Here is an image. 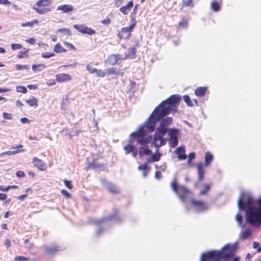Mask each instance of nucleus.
<instances>
[{"mask_svg":"<svg viewBox=\"0 0 261 261\" xmlns=\"http://www.w3.org/2000/svg\"><path fill=\"white\" fill-rule=\"evenodd\" d=\"M133 30V29L130 26L122 28L121 31L117 33V36L120 39H122L123 38L128 39L131 36V33Z\"/></svg>","mask_w":261,"mask_h":261,"instance_id":"1a4fd4ad","label":"nucleus"},{"mask_svg":"<svg viewBox=\"0 0 261 261\" xmlns=\"http://www.w3.org/2000/svg\"><path fill=\"white\" fill-rule=\"evenodd\" d=\"M120 59L121 55L119 54L112 55L109 57L105 63L108 65H114L118 63Z\"/></svg>","mask_w":261,"mask_h":261,"instance_id":"ddd939ff","label":"nucleus"},{"mask_svg":"<svg viewBox=\"0 0 261 261\" xmlns=\"http://www.w3.org/2000/svg\"><path fill=\"white\" fill-rule=\"evenodd\" d=\"M16 174L17 177L19 178L23 177L25 176L24 173L22 171H18L16 172Z\"/></svg>","mask_w":261,"mask_h":261,"instance_id":"680f3d73","label":"nucleus"},{"mask_svg":"<svg viewBox=\"0 0 261 261\" xmlns=\"http://www.w3.org/2000/svg\"><path fill=\"white\" fill-rule=\"evenodd\" d=\"M38 23V20L37 19H34L33 20L31 21H28L25 23H22L21 24V25L22 27H32L35 24H37Z\"/></svg>","mask_w":261,"mask_h":261,"instance_id":"f704fd0d","label":"nucleus"},{"mask_svg":"<svg viewBox=\"0 0 261 261\" xmlns=\"http://www.w3.org/2000/svg\"><path fill=\"white\" fill-rule=\"evenodd\" d=\"M132 153V155L134 158H136L138 154H139V149H137V147L135 148L133 151L131 152Z\"/></svg>","mask_w":261,"mask_h":261,"instance_id":"69168bd1","label":"nucleus"},{"mask_svg":"<svg viewBox=\"0 0 261 261\" xmlns=\"http://www.w3.org/2000/svg\"><path fill=\"white\" fill-rule=\"evenodd\" d=\"M57 10L62 11L64 13H67L73 10V7L71 5H63L58 6L57 8Z\"/></svg>","mask_w":261,"mask_h":261,"instance_id":"b1692460","label":"nucleus"},{"mask_svg":"<svg viewBox=\"0 0 261 261\" xmlns=\"http://www.w3.org/2000/svg\"><path fill=\"white\" fill-rule=\"evenodd\" d=\"M3 117L5 119L11 120L12 119V114H9L6 112H4L3 114Z\"/></svg>","mask_w":261,"mask_h":261,"instance_id":"864d4df0","label":"nucleus"},{"mask_svg":"<svg viewBox=\"0 0 261 261\" xmlns=\"http://www.w3.org/2000/svg\"><path fill=\"white\" fill-rule=\"evenodd\" d=\"M197 171H198V180L201 181L204 176V170L203 169V165L201 163L197 164Z\"/></svg>","mask_w":261,"mask_h":261,"instance_id":"4be33fe9","label":"nucleus"},{"mask_svg":"<svg viewBox=\"0 0 261 261\" xmlns=\"http://www.w3.org/2000/svg\"><path fill=\"white\" fill-rule=\"evenodd\" d=\"M167 139L164 137L159 138V137H153L152 144L154 145L157 149L160 147L164 146L166 143Z\"/></svg>","mask_w":261,"mask_h":261,"instance_id":"4468645a","label":"nucleus"},{"mask_svg":"<svg viewBox=\"0 0 261 261\" xmlns=\"http://www.w3.org/2000/svg\"><path fill=\"white\" fill-rule=\"evenodd\" d=\"M213 159V156L212 154L210 153V152H207L205 153L204 156V161H205V164L206 166H208L211 162L212 161Z\"/></svg>","mask_w":261,"mask_h":261,"instance_id":"7c9ffc66","label":"nucleus"},{"mask_svg":"<svg viewBox=\"0 0 261 261\" xmlns=\"http://www.w3.org/2000/svg\"><path fill=\"white\" fill-rule=\"evenodd\" d=\"M100 181L102 185L106 187L111 193L114 194H117L119 193V189L115 185L107 181L105 178L100 179Z\"/></svg>","mask_w":261,"mask_h":261,"instance_id":"9b49d317","label":"nucleus"},{"mask_svg":"<svg viewBox=\"0 0 261 261\" xmlns=\"http://www.w3.org/2000/svg\"><path fill=\"white\" fill-rule=\"evenodd\" d=\"M28 259L29 258L23 256H17L15 257V261H27Z\"/></svg>","mask_w":261,"mask_h":261,"instance_id":"603ef678","label":"nucleus"},{"mask_svg":"<svg viewBox=\"0 0 261 261\" xmlns=\"http://www.w3.org/2000/svg\"><path fill=\"white\" fill-rule=\"evenodd\" d=\"M61 193L67 198H70L71 197V195L65 190H62L61 191Z\"/></svg>","mask_w":261,"mask_h":261,"instance_id":"774afa93","label":"nucleus"},{"mask_svg":"<svg viewBox=\"0 0 261 261\" xmlns=\"http://www.w3.org/2000/svg\"><path fill=\"white\" fill-rule=\"evenodd\" d=\"M161 106L154 109L148 119L138 128L137 131L130 134L133 140H136L137 143L142 145H147L152 139V136H147L148 133L153 132L155 127L156 124L163 116L168 113L164 111L166 108L161 109L159 111Z\"/></svg>","mask_w":261,"mask_h":261,"instance_id":"f257e3e1","label":"nucleus"},{"mask_svg":"<svg viewBox=\"0 0 261 261\" xmlns=\"http://www.w3.org/2000/svg\"><path fill=\"white\" fill-rule=\"evenodd\" d=\"M57 32H60L63 33V34L67 36H70L71 35V31L68 29L65 28H61L58 29Z\"/></svg>","mask_w":261,"mask_h":261,"instance_id":"58836bf2","label":"nucleus"},{"mask_svg":"<svg viewBox=\"0 0 261 261\" xmlns=\"http://www.w3.org/2000/svg\"><path fill=\"white\" fill-rule=\"evenodd\" d=\"M25 247L29 249H31V248H32V245H31V244L30 243V241L28 239H27L25 241Z\"/></svg>","mask_w":261,"mask_h":261,"instance_id":"e2e57ef3","label":"nucleus"},{"mask_svg":"<svg viewBox=\"0 0 261 261\" xmlns=\"http://www.w3.org/2000/svg\"><path fill=\"white\" fill-rule=\"evenodd\" d=\"M184 101L187 103L189 107L193 106V103L191 100L190 97L188 95H184L183 96Z\"/></svg>","mask_w":261,"mask_h":261,"instance_id":"a19ab883","label":"nucleus"},{"mask_svg":"<svg viewBox=\"0 0 261 261\" xmlns=\"http://www.w3.org/2000/svg\"><path fill=\"white\" fill-rule=\"evenodd\" d=\"M55 54L54 53L45 52L42 54V57L43 58H49L54 57Z\"/></svg>","mask_w":261,"mask_h":261,"instance_id":"a18cd8bd","label":"nucleus"},{"mask_svg":"<svg viewBox=\"0 0 261 261\" xmlns=\"http://www.w3.org/2000/svg\"><path fill=\"white\" fill-rule=\"evenodd\" d=\"M152 153V151L149 149L148 145L142 146L139 148V154L140 156L144 155H149Z\"/></svg>","mask_w":261,"mask_h":261,"instance_id":"dca6fc26","label":"nucleus"},{"mask_svg":"<svg viewBox=\"0 0 261 261\" xmlns=\"http://www.w3.org/2000/svg\"><path fill=\"white\" fill-rule=\"evenodd\" d=\"M236 220L237 221V222L239 223V226L240 227H241L242 228H244L245 225L244 224H242L243 221V217L240 214V213L239 212L236 216Z\"/></svg>","mask_w":261,"mask_h":261,"instance_id":"72a5a7b5","label":"nucleus"},{"mask_svg":"<svg viewBox=\"0 0 261 261\" xmlns=\"http://www.w3.org/2000/svg\"><path fill=\"white\" fill-rule=\"evenodd\" d=\"M32 9L34 10H35L37 13L41 15L45 14L51 11V9L49 8H37L35 6H34L32 7Z\"/></svg>","mask_w":261,"mask_h":261,"instance_id":"a878e982","label":"nucleus"},{"mask_svg":"<svg viewBox=\"0 0 261 261\" xmlns=\"http://www.w3.org/2000/svg\"><path fill=\"white\" fill-rule=\"evenodd\" d=\"M23 149H20V150L16 149L14 151L9 150V151L3 152L1 154V155H4L5 154L10 155L15 154L18 153L19 152H23Z\"/></svg>","mask_w":261,"mask_h":261,"instance_id":"c9c22d12","label":"nucleus"},{"mask_svg":"<svg viewBox=\"0 0 261 261\" xmlns=\"http://www.w3.org/2000/svg\"><path fill=\"white\" fill-rule=\"evenodd\" d=\"M54 51L57 53H61L66 52V49L63 48L60 43H58L55 46Z\"/></svg>","mask_w":261,"mask_h":261,"instance_id":"473e14b6","label":"nucleus"},{"mask_svg":"<svg viewBox=\"0 0 261 261\" xmlns=\"http://www.w3.org/2000/svg\"><path fill=\"white\" fill-rule=\"evenodd\" d=\"M162 154L161 153L159 152L158 149H157L156 152L155 153H153L151 154V156L147 158V162L148 163H153L154 162H158L160 160V158Z\"/></svg>","mask_w":261,"mask_h":261,"instance_id":"5701e85b","label":"nucleus"},{"mask_svg":"<svg viewBox=\"0 0 261 261\" xmlns=\"http://www.w3.org/2000/svg\"><path fill=\"white\" fill-rule=\"evenodd\" d=\"M193 0H182V4L184 6H189L192 3Z\"/></svg>","mask_w":261,"mask_h":261,"instance_id":"052dcab7","label":"nucleus"},{"mask_svg":"<svg viewBox=\"0 0 261 261\" xmlns=\"http://www.w3.org/2000/svg\"><path fill=\"white\" fill-rule=\"evenodd\" d=\"M121 221L118 212L116 211L114 214L100 219H92L90 220L91 223L97 225L95 234L96 236H101L103 232L111 226L113 223H119Z\"/></svg>","mask_w":261,"mask_h":261,"instance_id":"39448f33","label":"nucleus"},{"mask_svg":"<svg viewBox=\"0 0 261 261\" xmlns=\"http://www.w3.org/2000/svg\"><path fill=\"white\" fill-rule=\"evenodd\" d=\"M16 69L17 70H20L22 69L29 70L30 69V67L28 65H21L20 64H17L16 65Z\"/></svg>","mask_w":261,"mask_h":261,"instance_id":"c03bdc74","label":"nucleus"},{"mask_svg":"<svg viewBox=\"0 0 261 261\" xmlns=\"http://www.w3.org/2000/svg\"><path fill=\"white\" fill-rule=\"evenodd\" d=\"M101 167V164H99V163H95L94 162H91V163H89L87 167H86V170H87L88 169H98V168H100V167Z\"/></svg>","mask_w":261,"mask_h":261,"instance_id":"2f4dec72","label":"nucleus"},{"mask_svg":"<svg viewBox=\"0 0 261 261\" xmlns=\"http://www.w3.org/2000/svg\"><path fill=\"white\" fill-rule=\"evenodd\" d=\"M175 153L177 155L179 160H185L187 158V155L185 154V149L184 147L179 146L175 150Z\"/></svg>","mask_w":261,"mask_h":261,"instance_id":"6ab92c4d","label":"nucleus"},{"mask_svg":"<svg viewBox=\"0 0 261 261\" xmlns=\"http://www.w3.org/2000/svg\"><path fill=\"white\" fill-rule=\"evenodd\" d=\"M74 28L79 32L89 35H92L95 33V31L90 28H88L85 24H74Z\"/></svg>","mask_w":261,"mask_h":261,"instance_id":"9d476101","label":"nucleus"},{"mask_svg":"<svg viewBox=\"0 0 261 261\" xmlns=\"http://www.w3.org/2000/svg\"><path fill=\"white\" fill-rule=\"evenodd\" d=\"M46 68V66L43 64H40L37 65V71H40Z\"/></svg>","mask_w":261,"mask_h":261,"instance_id":"bf43d9fd","label":"nucleus"},{"mask_svg":"<svg viewBox=\"0 0 261 261\" xmlns=\"http://www.w3.org/2000/svg\"><path fill=\"white\" fill-rule=\"evenodd\" d=\"M33 162L34 165L40 170L43 171L45 170V165L43 161L35 157L33 159Z\"/></svg>","mask_w":261,"mask_h":261,"instance_id":"2eb2a0df","label":"nucleus"},{"mask_svg":"<svg viewBox=\"0 0 261 261\" xmlns=\"http://www.w3.org/2000/svg\"><path fill=\"white\" fill-rule=\"evenodd\" d=\"M246 193L241 192L238 200L240 211H246L245 219L247 223L258 226L261 224V196L255 200L250 194H247V199L243 201Z\"/></svg>","mask_w":261,"mask_h":261,"instance_id":"f03ea898","label":"nucleus"},{"mask_svg":"<svg viewBox=\"0 0 261 261\" xmlns=\"http://www.w3.org/2000/svg\"><path fill=\"white\" fill-rule=\"evenodd\" d=\"M211 188V186L208 185H206L204 186V189L201 190L200 192V195H205L206 194L207 192L210 190Z\"/></svg>","mask_w":261,"mask_h":261,"instance_id":"49530a36","label":"nucleus"},{"mask_svg":"<svg viewBox=\"0 0 261 261\" xmlns=\"http://www.w3.org/2000/svg\"><path fill=\"white\" fill-rule=\"evenodd\" d=\"M111 19L107 17L106 19L102 20L101 21V23H102V24H104L105 25H107V24H110L111 23Z\"/></svg>","mask_w":261,"mask_h":261,"instance_id":"13d9d810","label":"nucleus"},{"mask_svg":"<svg viewBox=\"0 0 261 261\" xmlns=\"http://www.w3.org/2000/svg\"><path fill=\"white\" fill-rule=\"evenodd\" d=\"M134 142V141L133 140V139L130 138L128 140L129 143L123 147V149L125 151V154L130 153L132 152L133 151L134 149H135V148L136 147L132 144Z\"/></svg>","mask_w":261,"mask_h":261,"instance_id":"412c9836","label":"nucleus"},{"mask_svg":"<svg viewBox=\"0 0 261 261\" xmlns=\"http://www.w3.org/2000/svg\"><path fill=\"white\" fill-rule=\"evenodd\" d=\"M155 178L157 179H161L162 178V174L161 172L159 171H156L155 172Z\"/></svg>","mask_w":261,"mask_h":261,"instance_id":"5fc2aeb1","label":"nucleus"},{"mask_svg":"<svg viewBox=\"0 0 261 261\" xmlns=\"http://www.w3.org/2000/svg\"><path fill=\"white\" fill-rule=\"evenodd\" d=\"M29 49H27L25 51H19L18 53V54L17 55V58L18 59H22L24 58H27L28 57V55L27 54V53L29 51Z\"/></svg>","mask_w":261,"mask_h":261,"instance_id":"79ce46f5","label":"nucleus"},{"mask_svg":"<svg viewBox=\"0 0 261 261\" xmlns=\"http://www.w3.org/2000/svg\"><path fill=\"white\" fill-rule=\"evenodd\" d=\"M171 128L169 127H164L161 126H159L155 130L154 134L153 137H159V138L164 137L167 133L169 132Z\"/></svg>","mask_w":261,"mask_h":261,"instance_id":"f8f14e48","label":"nucleus"},{"mask_svg":"<svg viewBox=\"0 0 261 261\" xmlns=\"http://www.w3.org/2000/svg\"><path fill=\"white\" fill-rule=\"evenodd\" d=\"M80 133V130H76L74 132H72L71 133H70L69 134V136L70 138H71L72 136H77Z\"/></svg>","mask_w":261,"mask_h":261,"instance_id":"338daca9","label":"nucleus"},{"mask_svg":"<svg viewBox=\"0 0 261 261\" xmlns=\"http://www.w3.org/2000/svg\"><path fill=\"white\" fill-rule=\"evenodd\" d=\"M56 76L57 81L60 83L69 81L71 79L70 75L66 73L58 74Z\"/></svg>","mask_w":261,"mask_h":261,"instance_id":"a211bd4d","label":"nucleus"},{"mask_svg":"<svg viewBox=\"0 0 261 261\" xmlns=\"http://www.w3.org/2000/svg\"><path fill=\"white\" fill-rule=\"evenodd\" d=\"M206 90V87H198L195 90V94L198 96H202L205 93Z\"/></svg>","mask_w":261,"mask_h":261,"instance_id":"c85d7f7f","label":"nucleus"},{"mask_svg":"<svg viewBox=\"0 0 261 261\" xmlns=\"http://www.w3.org/2000/svg\"><path fill=\"white\" fill-rule=\"evenodd\" d=\"M237 243L226 244L221 250H211L201 254L199 261H229L233 257Z\"/></svg>","mask_w":261,"mask_h":261,"instance_id":"7ed1b4c3","label":"nucleus"},{"mask_svg":"<svg viewBox=\"0 0 261 261\" xmlns=\"http://www.w3.org/2000/svg\"><path fill=\"white\" fill-rule=\"evenodd\" d=\"M171 187L174 192L178 195L180 200L184 202L186 197L190 193V190L185 186L178 185L176 179L172 182Z\"/></svg>","mask_w":261,"mask_h":261,"instance_id":"423d86ee","label":"nucleus"},{"mask_svg":"<svg viewBox=\"0 0 261 261\" xmlns=\"http://www.w3.org/2000/svg\"><path fill=\"white\" fill-rule=\"evenodd\" d=\"M86 69L90 73H94L97 71L96 68L92 67V66L88 64L86 66Z\"/></svg>","mask_w":261,"mask_h":261,"instance_id":"37998d69","label":"nucleus"},{"mask_svg":"<svg viewBox=\"0 0 261 261\" xmlns=\"http://www.w3.org/2000/svg\"><path fill=\"white\" fill-rule=\"evenodd\" d=\"M0 4L6 6H9L11 4V2L8 0H0Z\"/></svg>","mask_w":261,"mask_h":261,"instance_id":"0e129e2a","label":"nucleus"},{"mask_svg":"<svg viewBox=\"0 0 261 261\" xmlns=\"http://www.w3.org/2000/svg\"><path fill=\"white\" fill-rule=\"evenodd\" d=\"M180 100L181 98L179 96L177 95H173L167 99L162 101L158 107L155 108L156 109L161 106L159 111L161 109L166 108L164 111H167L166 112H168L167 114L163 116V117H162L161 119H160L159 121H160V126L164 127H168V126L172 123L173 119L171 117H164L170 113L174 114L177 111V108L179 104Z\"/></svg>","mask_w":261,"mask_h":261,"instance_id":"20e7f679","label":"nucleus"},{"mask_svg":"<svg viewBox=\"0 0 261 261\" xmlns=\"http://www.w3.org/2000/svg\"><path fill=\"white\" fill-rule=\"evenodd\" d=\"M139 43L138 42L136 43L135 46L132 48H129L127 50V53L125 55V59H134L135 57L136 53L137 52L136 47L138 46Z\"/></svg>","mask_w":261,"mask_h":261,"instance_id":"f3484780","label":"nucleus"},{"mask_svg":"<svg viewBox=\"0 0 261 261\" xmlns=\"http://www.w3.org/2000/svg\"><path fill=\"white\" fill-rule=\"evenodd\" d=\"M16 89L17 91L22 93H25L27 92V89L23 86H17Z\"/></svg>","mask_w":261,"mask_h":261,"instance_id":"09e8293b","label":"nucleus"},{"mask_svg":"<svg viewBox=\"0 0 261 261\" xmlns=\"http://www.w3.org/2000/svg\"><path fill=\"white\" fill-rule=\"evenodd\" d=\"M52 2V0H39L36 2V6L39 7H45L49 6Z\"/></svg>","mask_w":261,"mask_h":261,"instance_id":"cd10ccee","label":"nucleus"},{"mask_svg":"<svg viewBox=\"0 0 261 261\" xmlns=\"http://www.w3.org/2000/svg\"><path fill=\"white\" fill-rule=\"evenodd\" d=\"M11 46L13 50L20 49L22 47L21 45L20 44H18V43H12L11 45Z\"/></svg>","mask_w":261,"mask_h":261,"instance_id":"3c124183","label":"nucleus"},{"mask_svg":"<svg viewBox=\"0 0 261 261\" xmlns=\"http://www.w3.org/2000/svg\"><path fill=\"white\" fill-rule=\"evenodd\" d=\"M25 102L31 107H37L38 106V99L31 96L29 99H25Z\"/></svg>","mask_w":261,"mask_h":261,"instance_id":"bb28decb","label":"nucleus"},{"mask_svg":"<svg viewBox=\"0 0 261 261\" xmlns=\"http://www.w3.org/2000/svg\"><path fill=\"white\" fill-rule=\"evenodd\" d=\"M211 8L213 11L217 12L220 9V6L217 2H213L211 4Z\"/></svg>","mask_w":261,"mask_h":261,"instance_id":"e433bc0d","label":"nucleus"},{"mask_svg":"<svg viewBox=\"0 0 261 261\" xmlns=\"http://www.w3.org/2000/svg\"><path fill=\"white\" fill-rule=\"evenodd\" d=\"M65 185L69 189H71L72 186H71V181L65 179L64 180Z\"/></svg>","mask_w":261,"mask_h":261,"instance_id":"6e6d98bb","label":"nucleus"},{"mask_svg":"<svg viewBox=\"0 0 261 261\" xmlns=\"http://www.w3.org/2000/svg\"><path fill=\"white\" fill-rule=\"evenodd\" d=\"M43 248L46 253L50 255L56 254L59 251L58 247H54L53 246H44Z\"/></svg>","mask_w":261,"mask_h":261,"instance_id":"aec40b11","label":"nucleus"},{"mask_svg":"<svg viewBox=\"0 0 261 261\" xmlns=\"http://www.w3.org/2000/svg\"><path fill=\"white\" fill-rule=\"evenodd\" d=\"M179 25L184 28H187L188 27V22L186 18L183 17L181 20L179 22Z\"/></svg>","mask_w":261,"mask_h":261,"instance_id":"ea45409f","label":"nucleus"},{"mask_svg":"<svg viewBox=\"0 0 261 261\" xmlns=\"http://www.w3.org/2000/svg\"><path fill=\"white\" fill-rule=\"evenodd\" d=\"M133 7V2L129 1L126 6L121 7L119 9V11L124 14H127L128 13V11L129 10Z\"/></svg>","mask_w":261,"mask_h":261,"instance_id":"393cba45","label":"nucleus"},{"mask_svg":"<svg viewBox=\"0 0 261 261\" xmlns=\"http://www.w3.org/2000/svg\"><path fill=\"white\" fill-rule=\"evenodd\" d=\"M179 129L175 128H172L168 133L169 138L168 139L169 144L172 148L177 146L178 143V136L179 134Z\"/></svg>","mask_w":261,"mask_h":261,"instance_id":"0eeeda50","label":"nucleus"},{"mask_svg":"<svg viewBox=\"0 0 261 261\" xmlns=\"http://www.w3.org/2000/svg\"><path fill=\"white\" fill-rule=\"evenodd\" d=\"M191 203L196 213L204 212L207 209V205L202 201L192 199Z\"/></svg>","mask_w":261,"mask_h":261,"instance_id":"6e6552de","label":"nucleus"},{"mask_svg":"<svg viewBox=\"0 0 261 261\" xmlns=\"http://www.w3.org/2000/svg\"><path fill=\"white\" fill-rule=\"evenodd\" d=\"M147 165L146 164H142V165H139L138 166V169L139 170H146L147 168Z\"/></svg>","mask_w":261,"mask_h":261,"instance_id":"4d7b16f0","label":"nucleus"},{"mask_svg":"<svg viewBox=\"0 0 261 261\" xmlns=\"http://www.w3.org/2000/svg\"><path fill=\"white\" fill-rule=\"evenodd\" d=\"M106 73H107L108 74H120L121 75H123V73H120V70L116 68H110L106 69Z\"/></svg>","mask_w":261,"mask_h":261,"instance_id":"c756f323","label":"nucleus"},{"mask_svg":"<svg viewBox=\"0 0 261 261\" xmlns=\"http://www.w3.org/2000/svg\"><path fill=\"white\" fill-rule=\"evenodd\" d=\"M95 73L97 76L101 77H103L106 74V72H105L101 69H97V71Z\"/></svg>","mask_w":261,"mask_h":261,"instance_id":"8fccbe9b","label":"nucleus"},{"mask_svg":"<svg viewBox=\"0 0 261 261\" xmlns=\"http://www.w3.org/2000/svg\"><path fill=\"white\" fill-rule=\"evenodd\" d=\"M251 230L250 229H246L242 233V239H246L251 234Z\"/></svg>","mask_w":261,"mask_h":261,"instance_id":"4c0bfd02","label":"nucleus"},{"mask_svg":"<svg viewBox=\"0 0 261 261\" xmlns=\"http://www.w3.org/2000/svg\"><path fill=\"white\" fill-rule=\"evenodd\" d=\"M130 17L131 18V22L132 24L130 25V27L134 29L135 28L136 24V20L135 19V15H134L133 14H132L130 16Z\"/></svg>","mask_w":261,"mask_h":261,"instance_id":"de8ad7c7","label":"nucleus"}]
</instances>
